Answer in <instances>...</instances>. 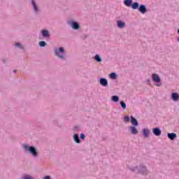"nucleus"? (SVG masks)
<instances>
[{
    "label": "nucleus",
    "instance_id": "obj_1",
    "mask_svg": "<svg viewBox=\"0 0 179 179\" xmlns=\"http://www.w3.org/2000/svg\"><path fill=\"white\" fill-rule=\"evenodd\" d=\"M29 152L34 156V157H37L38 153L37 152V150L33 146L29 147Z\"/></svg>",
    "mask_w": 179,
    "mask_h": 179
},
{
    "label": "nucleus",
    "instance_id": "obj_2",
    "mask_svg": "<svg viewBox=\"0 0 179 179\" xmlns=\"http://www.w3.org/2000/svg\"><path fill=\"white\" fill-rule=\"evenodd\" d=\"M152 80L155 82V83H159L161 82L160 77H159V75L154 73L152 74Z\"/></svg>",
    "mask_w": 179,
    "mask_h": 179
},
{
    "label": "nucleus",
    "instance_id": "obj_3",
    "mask_svg": "<svg viewBox=\"0 0 179 179\" xmlns=\"http://www.w3.org/2000/svg\"><path fill=\"white\" fill-rule=\"evenodd\" d=\"M152 132L155 136H160L162 135V130L159 128L153 129Z\"/></svg>",
    "mask_w": 179,
    "mask_h": 179
},
{
    "label": "nucleus",
    "instance_id": "obj_4",
    "mask_svg": "<svg viewBox=\"0 0 179 179\" xmlns=\"http://www.w3.org/2000/svg\"><path fill=\"white\" fill-rule=\"evenodd\" d=\"M143 135L145 136V138H149V135H150V130L148 129H143Z\"/></svg>",
    "mask_w": 179,
    "mask_h": 179
},
{
    "label": "nucleus",
    "instance_id": "obj_5",
    "mask_svg": "<svg viewBox=\"0 0 179 179\" xmlns=\"http://www.w3.org/2000/svg\"><path fill=\"white\" fill-rule=\"evenodd\" d=\"M99 83L102 86H107V85H108V82L106 78H101Z\"/></svg>",
    "mask_w": 179,
    "mask_h": 179
},
{
    "label": "nucleus",
    "instance_id": "obj_6",
    "mask_svg": "<svg viewBox=\"0 0 179 179\" xmlns=\"http://www.w3.org/2000/svg\"><path fill=\"white\" fill-rule=\"evenodd\" d=\"M172 100H173V101H179V96L178 94L173 92L172 93Z\"/></svg>",
    "mask_w": 179,
    "mask_h": 179
},
{
    "label": "nucleus",
    "instance_id": "obj_7",
    "mask_svg": "<svg viewBox=\"0 0 179 179\" xmlns=\"http://www.w3.org/2000/svg\"><path fill=\"white\" fill-rule=\"evenodd\" d=\"M168 138L171 139V141H174L176 138H177V134L175 133H169L168 134Z\"/></svg>",
    "mask_w": 179,
    "mask_h": 179
},
{
    "label": "nucleus",
    "instance_id": "obj_8",
    "mask_svg": "<svg viewBox=\"0 0 179 179\" xmlns=\"http://www.w3.org/2000/svg\"><path fill=\"white\" fill-rule=\"evenodd\" d=\"M71 26L74 30H78L79 29V24H78V22H72Z\"/></svg>",
    "mask_w": 179,
    "mask_h": 179
},
{
    "label": "nucleus",
    "instance_id": "obj_9",
    "mask_svg": "<svg viewBox=\"0 0 179 179\" xmlns=\"http://www.w3.org/2000/svg\"><path fill=\"white\" fill-rule=\"evenodd\" d=\"M138 10L143 14L145 13L146 12V6L141 5L140 7L138 8Z\"/></svg>",
    "mask_w": 179,
    "mask_h": 179
},
{
    "label": "nucleus",
    "instance_id": "obj_10",
    "mask_svg": "<svg viewBox=\"0 0 179 179\" xmlns=\"http://www.w3.org/2000/svg\"><path fill=\"white\" fill-rule=\"evenodd\" d=\"M130 131L131 133L133 134V135H136V134H138V129L134 126L130 127Z\"/></svg>",
    "mask_w": 179,
    "mask_h": 179
},
{
    "label": "nucleus",
    "instance_id": "obj_11",
    "mask_svg": "<svg viewBox=\"0 0 179 179\" xmlns=\"http://www.w3.org/2000/svg\"><path fill=\"white\" fill-rule=\"evenodd\" d=\"M131 123L134 125V127H138V120H136V119H135L134 117H131Z\"/></svg>",
    "mask_w": 179,
    "mask_h": 179
},
{
    "label": "nucleus",
    "instance_id": "obj_12",
    "mask_svg": "<svg viewBox=\"0 0 179 179\" xmlns=\"http://www.w3.org/2000/svg\"><path fill=\"white\" fill-rule=\"evenodd\" d=\"M73 139L76 143H80V140L79 139V135L74 134Z\"/></svg>",
    "mask_w": 179,
    "mask_h": 179
},
{
    "label": "nucleus",
    "instance_id": "obj_13",
    "mask_svg": "<svg viewBox=\"0 0 179 179\" xmlns=\"http://www.w3.org/2000/svg\"><path fill=\"white\" fill-rule=\"evenodd\" d=\"M117 27L120 29H123V27H125V23L122 21H117Z\"/></svg>",
    "mask_w": 179,
    "mask_h": 179
},
{
    "label": "nucleus",
    "instance_id": "obj_14",
    "mask_svg": "<svg viewBox=\"0 0 179 179\" xmlns=\"http://www.w3.org/2000/svg\"><path fill=\"white\" fill-rule=\"evenodd\" d=\"M124 5L126 6H132V0H124Z\"/></svg>",
    "mask_w": 179,
    "mask_h": 179
},
{
    "label": "nucleus",
    "instance_id": "obj_15",
    "mask_svg": "<svg viewBox=\"0 0 179 179\" xmlns=\"http://www.w3.org/2000/svg\"><path fill=\"white\" fill-rule=\"evenodd\" d=\"M132 9H138L139 8V3L138 2H134L131 4Z\"/></svg>",
    "mask_w": 179,
    "mask_h": 179
},
{
    "label": "nucleus",
    "instance_id": "obj_16",
    "mask_svg": "<svg viewBox=\"0 0 179 179\" xmlns=\"http://www.w3.org/2000/svg\"><path fill=\"white\" fill-rule=\"evenodd\" d=\"M55 55H57V57H58L59 58H61V59H64V55H59V54L58 53V49H55Z\"/></svg>",
    "mask_w": 179,
    "mask_h": 179
},
{
    "label": "nucleus",
    "instance_id": "obj_17",
    "mask_svg": "<svg viewBox=\"0 0 179 179\" xmlns=\"http://www.w3.org/2000/svg\"><path fill=\"white\" fill-rule=\"evenodd\" d=\"M42 34H43V37H49L50 36V34H48V31H47V30L42 31Z\"/></svg>",
    "mask_w": 179,
    "mask_h": 179
},
{
    "label": "nucleus",
    "instance_id": "obj_18",
    "mask_svg": "<svg viewBox=\"0 0 179 179\" xmlns=\"http://www.w3.org/2000/svg\"><path fill=\"white\" fill-rule=\"evenodd\" d=\"M31 3H32L33 7H34V10L35 12H37L38 8H37V5H36V2H34V0H31Z\"/></svg>",
    "mask_w": 179,
    "mask_h": 179
},
{
    "label": "nucleus",
    "instance_id": "obj_19",
    "mask_svg": "<svg viewBox=\"0 0 179 179\" xmlns=\"http://www.w3.org/2000/svg\"><path fill=\"white\" fill-rule=\"evenodd\" d=\"M95 61L97 62H101V58H100V56L99 55H96L94 57Z\"/></svg>",
    "mask_w": 179,
    "mask_h": 179
},
{
    "label": "nucleus",
    "instance_id": "obj_20",
    "mask_svg": "<svg viewBox=\"0 0 179 179\" xmlns=\"http://www.w3.org/2000/svg\"><path fill=\"white\" fill-rule=\"evenodd\" d=\"M112 100H113V101H115V103H117V101H118V100H120V98L117 96H113Z\"/></svg>",
    "mask_w": 179,
    "mask_h": 179
},
{
    "label": "nucleus",
    "instance_id": "obj_21",
    "mask_svg": "<svg viewBox=\"0 0 179 179\" xmlns=\"http://www.w3.org/2000/svg\"><path fill=\"white\" fill-rule=\"evenodd\" d=\"M110 78L111 79H115V78H117V74L115 73H111L110 74Z\"/></svg>",
    "mask_w": 179,
    "mask_h": 179
},
{
    "label": "nucleus",
    "instance_id": "obj_22",
    "mask_svg": "<svg viewBox=\"0 0 179 179\" xmlns=\"http://www.w3.org/2000/svg\"><path fill=\"white\" fill-rule=\"evenodd\" d=\"M22 179H34V178H33L29 175H25L23 176Z\"/></svg>",
    "mask_w": 179,
    "mask_h": 179
},
{
    "label": "nucleus",
    "instance_id": "obj_23",
    "mask_svg": "<svg viewBox=\"0 0 179 179\" xmlns=\"http://www.w3.org/2000/svg\"><path fill=\"white\" fill-rule=\"evenodd\" d=\"M46 44H47V43H45V41H40V42H39V45H40V47H45Z\"/></svg>",
    "mask_w": 179,
    "mask_h": 179
},
{
    "label": "nucleus",
    "instance_id": "obj_24",
    "mask_svg": "<svg viewBox=\"0 0 179 179\" xmlns=\"http://www.w3.org/2000/svg\"><path fill=\"white\" fill-rule=\"evenodd\" d=\"M124 122H129V116H125L124 117Z\"/></svg>",
    "mask_w": 179,
    "mask_h": 179
},
{
    "label": "nucleus",
    "instance_id": "obj_25",
    "mask_svg": "<svg viewBox=\"0 0 179 179\" xmlns=\"http://www.w3.org/2000/svg\"><path fill=\"white\" fill-rule=\"evenodd\" d=\"M120 104H121L122 108H127V104L124 103V101H121V102H120Z\"/></svg>",
    "mask_w": 179,
    "mask_h": 179
},
{
    "label": "nucleus",
    "instance_id": "obj_26",
    "mask_svg": "<svg viewBox=\"0 0 179 179\" xmlns=\"http://www.w3.org/2000/svg\"><path fill=\"white\" fill-rule=\"evenodd\" d=\"M59 52H62V54H64V52H65V50H64V48H59Z\"/></svg>",
    "mask_w": 179,
    "mask_h": 179
},
{
    "label": "nucleus",
    "instance_id": "obj_27",
    "mask_svg": "<svg viewBox=\"0 0 179 179\" xmlns=\"http://www.w3.org/2000/svg\"><path fill=\"white\" fill-rule=\"evenodd\" d=\"M24 148L25 149V150H29V149L30 148H29V145H28L24 144Z\"/></svg>",
    "mask_w": 179,
    "mask_h": 179
},
{
    "label": "nucleus",
    "instance_id": "obj_28",
    "mask_svg": "<svg viewBox=\"0 0 179 179\" xmlns=\"http://www.w3.org/2000/svg\"><path fill=\"white\" fill-rule=\"evenodd\" d=\"M15 46L18 47V48H22V45L19 43H15Z\"/></svg>",
    "mask_w": 179,
    "mask_h": 179
},
{
    "label": "nucleus",
    "instance_id": "obj_29",
    "mask_svg": "<svg viewBox=\"0 0 179 179\" xmlns=\"http://www.w3.org/2000/svg\"><path fill=\"white\" fill-rule=\"evenodd\" d=\"M85 138H86V136H85V134L82 133V134H80V138H81V139H85Z\"/></svg>",
    "mask_w": 179,
    "mask_h": 179
},
{
    "label": "nucleus",
    "instance_id": "obj_30",
    "mask_svg": "<svg viewBox=\"0 0 179 179\" xmlns=\"http://www.w3.org/2000/svg\"><path fill=\"white\" fill-rule=\"evenodd\" d=\"M44 179H51V178H50V176H45Z\"/></svg>",
    "mask_w": 179,
    "mask_h": 179
},
{
    "label": "nucleus",
    "instance_id": "obj_31",
    "mask_svg": "<svg viewBox=\"0 0 179 179\" xmlns=\"http://www.w3.org/2000/svg\"><path fill=\"white\" fill-rule=\"evenodd\" d=\"M162 85V83H158V84H156V86H160Z\"/></svg>",
    "mask_w": 179,
    "mask_h": 179
},
{
    "label": "nucleus",
    "instance_id": "obj_32",
    "mask_svg": "<svg viewBox=\"0 0 179 179\" xmlns=\"http://www.w3.org/2000/svg\"><path fill=\"white\" fill-rule=\"evenodd\" d=\"M15 73H16V70H14Z\"/></svg>",
    "mask_w": 179,
    "mask_h": 179
},
{
    "label": "nucleus",
    "instance_id": "obj_33",
    "mask_svg": "<svg viewBox=\"0 0 179 179\" xmlns=\"http://www.w3.org/2000/svg\"><path fill=\"white\" fill-rule=\"evenodd\" d=\"M148 83L150 82V80H148Z\"/></svg>",
    "mask_w": 179,
    "mask_h": 179
},
{
    "label": "nucleus",
    "instance_id": "obj_34",
    "mask_svg": "<svg viewBox=\"0 0 179 179\" xmlns=\"http://www.w3.org/2000/svg\"><path fill=\"white\" fill-rule=\"evenodd\" d=\"M178 33H179V29L178 30Z\"/></svg>",
    "mask_w": 179,
    "mask_h": 179
},
{
    "label": "nucleus",
    "instance_id": "obj_35",
    "mask_svg": "<svg viewBox=\"0 0 179 179\" xmlns=\"http://www.w3.org/2000/svg\"><path fill=\"white\" fill-rule=\"evenodd\" d=\"M178 41H179V37H178Z\"/></svg>",
    "mask_w": 179,
    "mask_h": 179
}]
</instances>
